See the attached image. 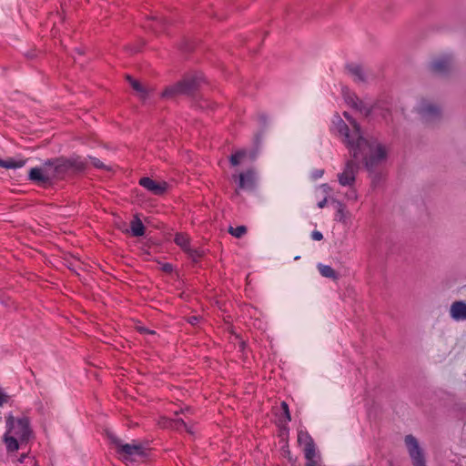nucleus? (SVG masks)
<instances>
[{
  "label": "nucleus",
  "instance_id": "9",
  "mask_svg": "<svg viewBox=\"0 0 466 466\" xmlns=\"http://www.w3.org/2000/svg\"><path fill=\"white\" fill-rule=\"evenodd\" d=\"M416 111L426 121L434 120L441 116V107L429 99H420L416 106Z\"/></svg>",
  "mask_w": 466,
  "mask_h": 466
},
{
  "label": "nucleus",
  "instance_id": "31",
  "mask_svg": "<svg viewBox=\"0 0 466 466\" xmlns=\"http://www.w3.org/2000/svg\"><path fill=\"white\" fill-rule=\"evenodd\" d=\"M319 188L323 192L325 197H327V195H329L331 192V188L328 184H322L319 186Z\"/></svg>",
  "mask_w": 466,
  "mask_h": 466
},
{
  "label": "nucleus",
  "instance_id": "29",
  "mask_svg": "<svg viewBox=\"0 0 466 466\" xmlns=\"http://www.w3.org/2000/svg\"><path fill=\"white\" fill-rule=\"evenodd\" d=\"M311 238L315 241H320L323 239V235L320 231L314 230L311 233Z\"/></svg>",
  "mask_w": 466,
  "mask_h": 466
},
{
  "label": "nucleus",
  "instance_id": "5",
  "mask_svg": "<svg viewBox=\"0 0 466 466\" xmlns=\"http://www.w3.org/2000/svg\"><path fill=\"white\" fill-rule=\"evenodd\" d=\"M201 79L202 77L200 75L187 76L182 81L167 87L163 92V96H168L177 94H189L198 87Z\"/></svg>",
  "mask_w": 466,
  "mask_h": 466
},
{
  "label": "nucleus",
  "instance_id": "4",
  "mask_svg": "<svg viewBox=\"0 0 466 466\" xmlns=\"http://www.w3.org/2000/svg\"><path fill=\"white\" fill-rule=\"evenodd\" d=\"M112 441L117 448V452L126 462L142 461L146 457L144 448L137 443H122L116 438H112Z\"/></svg>",
  "mask_w": 466,
  "mask_h": 466
},
{
  "label": "nucleus",
  "instance_id": "38",
  "mask_svg": "<svg viewBox=\"0 0 466 466\" xmlns=\"http://www.w3.org/2000/svg\"><path fill=\"white\" fill-rule=\"evenodd\" d=\"M305 466H319V461H307Z\"/></svg>",
  "mask_w": 466,
  "mask_h": 466
},
{
  "label": "nucleus",
  "instance_id": "21",
  "mask_svg": "<svg viewBox=\"0 0 466 466\" xmlns=\"http://www.w3.org/2000/svg\"><path fill=\"white\" fill-rule=\"evenodd\" d=\"M127 80L129 81L132 87L137 91L138 96L142 99L147 96V89L144 87L138 81L133 79L130 76H127Z\"/></svg>",
  "mask_w": 466,
  "mask_h": 466
},
{
  "label": "nucleus",
  "instance_id": "3",
  "mask_svg": "<svg viewBox=\"0 0 466 466\" xmlns=\"http://www.w3.org/2000/svg\"><path fill=\"white\" fill-rule=\"evenodd\" d=\"M6 420V431L3 441L8 452L18 451L31 438L33 431L27 417L15 418L8 415Z\"/></svg>",
  "mask_w": 466,
  "mask_h": 466
},
{
  "label": "nucleus",
  "instance_id": "39",
  "mask_svg": "<svg viewBox=\"0 0 466 466\" xmlns=\"http://www.w3.org/2000/svg\"><path fill=\"white\" fill-rule=\"evenodd\" d=\"M164 21L163 20H160V21H157V24L155 25H152L151 29L154 30V31H157L158 30V24H163Z\"/></svg>",
  "mask_w": 466,
  "mask_h": 466
},
{
  "label": "nucleus",
  "instance_id": "23",
  "mask_svg": "<svg viewBox=\"0 0 466 466\" xmlns=\"http://www.w3.org/2000/svg\"><path fill=\"white\" fill-rule=\"evenodd\" d=\"M25 160H15L13 158H8L4 160L3 167L5 168H19L25 165Z\"/></svg>",
  "mask_w": 466,
  "mask_h": 466
},
{
  "label": "nucleus",
  "instance_id": "15",
  "mask_svg": "<svg viewBox=\"0 0 466 466\" xmlns=\"http://www.w3.org/2000/svg\"><path fill=\"white\" fill-rule=\"evenodd\" d=\"M450 316L455 321L466 320V302L455 301L450 307Z\"/></svg>",
  "mask_w": 466,
  "mask_h": 466
},
{
  "label": "nucleus",
  "instance_id": "20",
  "mask_svg": "<svg viewBox=\"0 0 466 466\" xmlns=\"http://www.w3.org/2000/svg\"><path fill=\"white\" fill-rule=\"evenodd\" d=\"M318 268H319V273L323 277L332 279H338V274L330 266L319 264Z\"/></svg>",
  "mask_w": 466,
  "mask_h": 466
},
{
  "label": "nucleus",
  "instance_id": "42",
  "mask_svg": "<svg viewBox=\"0 0 466 466\" xmlns=\"http://www.w3.org/2000/svg\"><path fill=\"white\" fill-rule=\"evenodd\" d=\"M3 163H4V160L0 159V167H3Z\"/></svg>",
  "mask_w": 466,
  "mask_h": 466
},
{
  "label": "nucleus",
  "instance_id": "32",
  "mask_svg": "<svg viewBox=\"0 0 466 466\" xmlns=\"http://www.w3.org/2000/svg\"><path fill=\"white\" fill-rule=\"evenodd\" d=\"M281 407H282V410H283V412H284V415H285L287 420H290V415H289V407H288L287 403L282 402Z\"/></svg>",
  "mask_w": 466,
  "mask_h": 466
},
{
  "label": "nucleus",
  "instance_id": "14",
  "mask_svg": "<svg viewBox=\"0 0 466 466\" xmlns=\"http://www.w3.org/2000/svg\"><path fill=\"white\" fill-rule=\"evenodd\" d=\"M175 243L179 246L183 250L187 252L193 258H198L200 253L197 249H192L189 245V238L187 234L177 233L175 236Z\"/></svg>",
  "mask_w": 466,
  "mask_h": 466
},
{
  "label": "nucleus",
  "instance_id": "40",
  "mask_svg": "<svg viewBox=\"0 0 466 466\" xmlns=\"http://www.w3.org/2000/svg\"><path fill=\"white\" fill-rule=\"evenodd\" d=\"M163 268H164L165 271H170L172 269V267H171V265L167 264V265L164 266Z\"/></svg>",
  "mask_w": 466,
  "mask_h": 466
},
{
  "label": "nucleus",
  "instance_id": "33",
  "mask_svg": "<svg viewBox=\"0 0 466 466\" xmlns=\"http://www.w3.org/2000/svg\"><path fill=\"white\" fill-rule=\"evenodd\" d=\"M323 174H324L323 169H316L312 172L311 177L314 179H318V178H320L323 176Z\"/></svg>",
  "mask_w": 466,
  "mask_h": 466
},
{
  "label": "nucleus",
  "instance_id": "19",
  "mask_svg": "<svg viewBox=\"0 0 466 466\" xmlns=\"http://www.w3.org/2000/svg\"><path fill=\"white\" fill-rule=\"evenodd\" d=\"M307 461H320V457L316 451L315 444L303 448Z\"/></svg>",
  "mask_w": 466,
  "mask_h": 466
},
{
  "label": "nucleus",
  "instance_id": "11",
  "mask_svg": "<svg viewBox=\"0 0 466 466\" xmlns=\"http://www.w3.org/2000/svg\"><path fill=\"white\" fill-rule=\"evenodd\" d=\"M139 185L154 195H163L167 189V183L165 181H157L145 177L139 180Z\"/></svg>",
  "mask_w": 466,
  "mask_h": 466
},
{
  "label": "nucleus",
  "instance_id": "25",
  "mask_svg": "<svg viewBox=\"0 0 466 466\" xmlns=\"http://www.w3.org/2000/svg\"><path fill=\"white\" fill-rule=\"evenodd\" d=\"M247 156V152L245 150H240L236 152L230 157V163L232 166H238L241 160Z\"/></svg>",
  "mask_w": 466,
  "mask_h": 466
},
{
  "label": "nucleus",
  "instance_id": "37",
  "mask_svg": "<svg viewBox=\"0 0 466 466\" xmlns=\"http://www.w3.org/2000/svg\"><path fill=\"white\" fill-rule=\"evenodd\" d=\"M139 331L142 332V333H150V334H153L154 331L152 330H148L147 329L144 328V327H140L139 328Z\"/></svg>",
  "mask_w": 466,
  "mask_h": 466
},
{
  "label": "nucleus",
  "instance_id": "27",
  "mask_svg": "<svg viewBox=\"0 0 466 466\" xmlns=\"http://www.w3.org/2000/svg\"><path fill=\"white\" fill-rule=\"evenodd\" d=\"M343 116L349 121V123L350 124L351 127L353 128V135L356 136L355 135L356 131L359 134H361L360 126L357 124V122L347 112H344Z\"/></svg>",
  "mask_w": 466,
  "mask_h": 466
},
{
  "label": "nucleus",
  "instance_id": "34",
  "mask_svg": "<svg viewBox=\"0 0 466 466\" xmlns=\"http://www.w3.org/2000/svg\"><path fill=\"white\" fill-rule=\"evenodd\" d=\"M347 198L350 200H357L358 199V194L355 190H351L346 195Z\"/></svg>",
  "mask_w": 466,
  "mask_h": 466
},
{
  "label": "nucleus",
  "instance_id": "2",
  "mask_svg": "<svg viewBox=\"0 0 466 466\" xmlns=\"http://www.w3.org/2000/svg\"><path fill=\"white\" fill-rule=\"evenodd\" d=\"M85 167V162L78 157L56 159L55 161H47L41 167L31 168L28 173V177L31 181L39 185H46L50 183L53 179L60 177L69 169L81 171Z\"/></svg>",
  "mask_w": 466,
  "mask_h": 466
},
{
  "label": "nucleus",
  "instance_id": "6",
  "mask_svg": "<svg viewBox=\"0 0 466 466\" xmlns=\"http://www.w3.org/2000/svg\"><path fill=\"white\" fill-rule=\"evenodd\" d=\"M331 130L342 137L344 144L349 149L352 148L356 143V136L353 135V128L351 127L350 130L339 114H335L332 117Z\"/></svg>",
  "mask_w": 466,
  "mask_h": 466
},
{
  "label": "nucleus",
  "instance_id": "24",
  "mask_svg": "<svg viewBox=\"0 0 466 466\" xmlns=\"http://www.w3.org/2000/svg\"><path fill=\"white\" fill-rule=\"evenodd\" d=\"M168 423H169L170 427L176 428L177 430L184 428L188 432H191V431L187 428V422H185L182 419L176 418V419L170 420L168 421Z\"/></svg>",
  "mask_w": 466,
  "mask_h": 466
},
{
  "label": "nucleus",
  "instance_id": "17",
  "mask_svg": "<svg viewBox=\"0 0 466 466\" xmlns=\"http://www.w3.org/2000/svg\"><path fill=\"white\" fill-rule=\"evenodd\" d=\"M345 100L352 107L357 108L367 116L371 113V108L366 106L362 101L359 100L358 97L353 95H345Z\"/></svg>",
  "mask_w": 466,
  "mask_h": 466
},
{
  "label": "nucleus",
  "instance_id": "10",
  "mask_svg": "<svg viewBox=\"0 0 466 466\" xmlns=\"http://www.w3.org/2000/svg\"><path fill=\"white\" fill-rule=\"evenodd\" d=\"M358 168V161L349 160L343 171L338 174L339 183L343 187H351L355 183Z\"/></svg>",
  "mask_w": 466,
  "mask_h": 466
},
{
  "label": "nucleus",
  "instance_id": "35",
  "mask_svg": "<svg viewBox=\"0 0 466 466\" xmlns=\"http://www.w3.org/2000/svg\"><path fill=\"white\" fill-rule=\"evenodd\" d=\"M327 200H328L327 197H324V198L318 203V207L319 208H323L326 206V204H327Z\"/></svg>",
  "mask_w": 466,
  "mask_h": 466
},
{
  "label": "nucleus",
  "instance_id": "43",
  "mask_svg": "<svg viewBox=\"0 0 466 466\" xmlns=\"http://www.w3.org/2000/svg\"><path fill=\"white\" fill-rule=\"evenodd\" d=\"M299 258H300L299 256H296V257H295V259H296V260H297V259H299Z\"/></svg>",
  "mask_w": 466,
  "mask_h": 466
},
{
  "label": "nucleus",
  "instance_id": "28",
  "mask_svg": "<svg viewBox=\"0 0 466 466\" xmlns=\"http://www.w3.org/2000/svg\"><path fill=\"white\" fill-rule=\"evenodd\" d=\"M90 161H91L92 165L94 167H96V168H102V169H106L107 171H111L112 170L111 167L105 165L103 162H101L96 157H90Z\"/></svg>",
  "mask_w": 466,
  "mask_h": 466
},
{
  "label": "nucleus",
  "instance_id": "1",
  "mask_svg": "<svg viewBox=\"0 0 466 466\" xmlns=\"http://www.w3.org/2000/svg\"><path fill=\"white\" fill-rule=\"evenodd\" d=\"M356 143L350 148L352 158L362 161L370 173H374L388 158V148L373 137H365L357 131Z\"/></svg>",
  "mask_w": 466,
  "mask_h": 466
},
{
  "label": "nucleus",
  "instance_id": "8",
  "mask_svg": "<svg viewBox=\"0 0 466 466\" xmlns=\"http://www.w3.org/2000/svg\"><path fill=\"white\" fill-rule=\"evenodd\" d=\"M454 57L451 54H443L434 57L430 63L431 72L439 75L450 72L454 66Z\"/></svg>",
  "mask_w": 466,
  "mask_h": 466
},
{
  "label": "nucleus",
  "instance_id": "12",
  "mask_svg": "<svg viewBox=\"0 0 466 466\" xmlns=\"http://www.w3.org/2000/svg\"><path fill=\"white\" fill-rule=\"evenodd\" d=\"M233 178H238V187L246 190H252L255 187L257 175L253 169H248L240 173L238 176L234 175Z\"/></svg>",
  "mask_w": 466,
  "mask_h": 466
},
{
  "label": "nucleus",
  "instance_id": "13",
  "mask_svg": "<svg viewBox=\"0 0 466 466\" xmlns=\"http://www.w3.org/2000/svg\"><path fill=\"white\" fill-rule=\"evenodd\" d=\"M347 73L357 83H366L370 78V74L358 64H349L346 66Z\"/></svg>",
  "mask_w": 466,
  "mask_h": 466
},
{
  "label": "nucleus",
  "instance_id": "36",
  "mask_svg": "<svg viewBox=\"0 0 466 466\" xmlns=\"http://www.w3.org/2000/svg\"><path fill=\"white\" fill-rule=\"evenodd\" d=\"M188 321L190 324L195 325L198 321V318L197 316L190 317Z\"/></svg>",
  "mask_w": 466,
  "mask_h": 466
},
{
  "label": "nucleus",
  "instance_id": "41",
  "mask_svg": "<svg viewBox=\"0 0 466 466\" xmlns=\"http://www.w3.org/2000/svg\"><path fill=\"white\" fill-rule=\"evenodd\" d=\"M25 457H26V455H25V454L21 455V457H20V459H19V461H20V462H23V461H24V460L25 459Z\"/></svg>",
  "mask_w": 466,
  "mask_h": 466
},
{
  "label": "nucleus",
  "instance_id": "22",
  "mask_svg": "<svg viewBox=\"0 0 466 466\" xmlns=\"http://www.w3.org/2000/svg\"><path fill=\"white\" fill-rule=\"evenodd\" d=\"M298 442L303 448L314 444L313 440L309 436V434L308 432H306V431H300L298 433Z\"/></svg>",
  "mask_w": 466,
  "mask_h": 466
},
{
  "label": "nucleus",
  "instance_id": "30",
  "mask_svg": "<svg viewBox=\"0 0 466 466\" xmlns=\"http://www.w3.org/2000/svg\"><path fill=\"white\" fill-rule=\"evenodd\" d=\"M9 400V396L4 391L0 390V407L4 404L7 403Z\"/></svg>",
  "mask_w": 466,
  "mask_h": 466
},
{
  "label": "nucleus",
  "instance_id": "7",
  "mask_svg": "<svg viewBox=\"0 0 466 466\" xmlns=\"http://www.w3.org/2000/svg\"><path fill=\"white\" fill-rule=\"evenodd\" d=\"M405 446L413 466H426L425 456L418 440L413 435H407L404 439Z\"/></svg>",
  "mask_w": 466,
  "mask_h": 466
},
{
  "label": "nucleus",
  "instance_id": "26",
  "mask_svg": "<svg viewBox=\"0 0 466 466\" xmlns=\"http://www.w3.org/2000/svg\"><path fill=\"white\" fill-rule=\"evenodd\" d=\"M228 232L235 238H239L247 232V228L245 226H238L237 228L230 227Z\"/></svg>",
  "mask_w": 466,
  "mask_h": 466
},
{
  "label": "nucleus",
  "instance_id": "18",
  "mask_svg": "<svg viewBox=\"0 0 466 466\" xmlns=\"http://www.w3.org/2000/svg\"><path fill=\"white\" fill-rule=\"evenodd\" d=\"M130 228L132 235L135 237H141L145 234V227L141 219L137 217H135L131 221Z\"/></svg>",
  "mask_w": 466,
  "mask_h": 466
},
{
  "label": "nucleus",
  "instance_id": "16",
  "mask_svg": "<svg viewBox=\"0 0 466 466\" xmlns=\"http://www.w3.org/2000/svg\"><path fill=\"white\" fill-rule=\"evenodd\" d=\"M333 203L336 208L335 220L346 224L350 218V212L347 210L346 206L339 200H333Z\"/></svg>",
  "mask_w": 466,
  "mask_h": 466
}]
</instances>
